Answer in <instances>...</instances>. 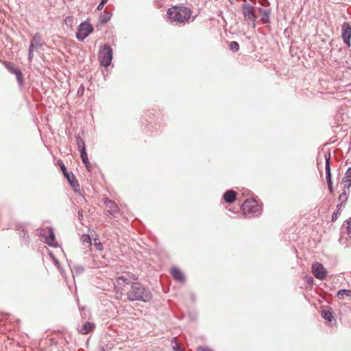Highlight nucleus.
I'll use <instances>...</instances> for the list:
<instances>
[{"label": "nucleus", "instance_id": "1", "mask_svg": "<svg viewBox=\"0 0 351 351\" xmlns=\"http://www.w3.org/2000/svg\"><path fill=\"white\" fill-rule=\"evenodd\" d=\"M125 295L129 301H142L144 302H149L152 295L150 290L145 287L143 285L135 282L132 283L131 287L125 290Z\"/></svg>", "mask_w": 351, "mask_h": 351}, {"label": "nucleus", "instance_id": "2", "mask_svg": "<svg viewBox=\"0 0 351 351\" xmlns=\"http://www.w3.org/2000/svg\"><path fill=\"white\" fill-rule=\"evenodd\" d=\"M167 14L172 23H184L190 18L191 12L188 8L180 6L169 8Z\"/></svg>", "mask_w": 351, "mask_h": 351}, {"label": "nucleus", "instance_id": "3", "mask_svg": "<svg viewBox=\"0 0 351 351\" xmlns=\"http://www.w3.org/2000/svg\"><path fill=\"white\" fill-rule=\"evenodd\" d=\"M137 279L135 275L130 272H123L116 279L115 289L128 290L131 287L132 283H134Z\"/></svg>", "mask_w": 351, "mask_h": 351}, {"label": "nucleus", "instance_id": "4", "mask_svg": "<svg viewBox=\"0 0 351 351\" xmlns=\"http://www.w3.org/2000/svg\"><path fill=\"white\" fill-rule=\"evenodd\" d=\"M243 213L246 217H257L261 214V210L255 200H245L241 206Z\"/></svg>", "mask_w": 351, "mask_h": 351}, {"label": "nucleus", "instance_id": "5", "mask_svg": "<svg viewBox=\"0 0 351 351\" xmlns=\"http://www.w3.org/2000/svg\"><path fill=\"white\" fill-rule=\"evenodd\" d=\"M242 12L244 20L248 25H251L253 28H255L257 17L255 14L254 8L249 3H244L242 5Z\"/></svg>", "mask_w": 351, "mask_h": 351}, {"label": "nucleus", "instance_id": "6", "mask_svg": "<svg viewBox=\"0 0 351 351\" xmlns=\"http://www.w3.org/2000/svg\"><path fill=\"white\" fill-rule=\"evenodd\" d=\"M98 59L101 65L108 66L112 59V49L110 45L105 44L98 54Z\"/></svg>", "mask_w": 351, "mask_h": 351}, {"label": "nucleus", "instance_id": "7", "mask_svg": "<svg viewBox=\"0 0 351 351\" xmlns=\"http://www.w3.org/2000/svg\"><path fill=\"white\" fill-rule=\"evenodd\" d=\"M93 27L92 25L88 23H82L78 27L77 32L76 33V38L78 40H83L85 39L92 32Z\"/></svg>", "mask_w": 351, "mask_h": 351}, {"label": "nucleus", "instance_id": "8", "mask_svg": "<svg viewBox=\"0 0 351 351\" xmlns=\"http://www.w3.org/2000/svg\"><path fill=\"white\" fill-rule=\"evenodd\" d=\"M40 234L45 239V243L51 247H57L58 243L56 240L53 230L51 228H46L40 230Z\"/></svg>", "mask_w": 351, "mask_h": 351}, {"label": "nucleus", "instance_id": "9", "mask_svg": "<svg viewBox=\"0 0 351 351\" xmlns=\"http://www.w3.org/2000/svg\"><path fill=\"white\" fill-rule=\"evenodd\" d=\"M312 272L314 276L319 280L324 279L327 274L326 269L322 264L318 262H315L312 265Z\"/></svg>", "mask_w": 351, "mask_h": 351}, {"label": "nucleus", "instance_id": "10", "mask_svg": "<svg viewBox=\"0 0 351 351\" xmlns=\"http://www.w3.org/2000/svg\"><path fill=\"white\" fill-rule=\"evenodd\" d=\"M341 37L343 42L348 46L350 45V38H351V26L348 23H344L342 25V33Z\"/></svg>", "mask_w": 351, "mask_h": 351}, {"label": "nucleus", "instance_id": "11", "mask_svg": "<svg viewBox=\"0 0 351 351\" xmlns=\"http://www.w3.org/2000/svg\"><path fill=\"white\" fill-rule=\"evenodd\" d=\"M330 154L324 155V158L326 160V165H325L326 177V180H327V183H328V186L332 184V180H331V171H330Z\"/></svg>", "mask_w": 351, "mask_h": 351}, {"label": "nucleus", "instance_id": "12", "mask_svg": "<svg viewBox=\"0 0 351 351\" xmlns=\"http://www.w3.org/2000/svg\"><path fill=\"white\" fill-rule=\"evenodd\" d=\"M104 204L109 214L114 215L119 212V208L114 201L106 199Z\"/></svg>", "mask_w": 351, "mask_h": 351}, {"label": "nucleus", "instance_id": "13", "mask_svg": "<svg viewBox=\"0 0 351 351\" xmlns=\"http://www.w3.org/2000/svg\"><path fill=\"white\" fill-rule=\"evenodd\" d=\"M5 65L6 66V68L8 69V70L10 73H14V74L16 75V79H17L19 84L22 85L23 82V73H22V72L19 69L13 67L11 64L5 62Z\"/></svg>", "mask_w": 351, "mask_h": 351}, {"label": "nucleus", "instance_id": "14", "mask_svg": "<svg viewBox=\"0 0 351 351\" xmlns=\"http://www.w3.org/2000/svg\"><path fill=\"white\" fill-rule=\"evenodd\" d=\"M322 317L328 322H331L334 319L333 311L331 307L325 306L322 308Z\"/></svg>", "mask_w": 351, "mask_h": 351}, {"label": "nucleus", "instance_id": "15", "mask_svg": "<svg viewBox=\"0 0 351 351\" xmlns=\"http://www.w3.org/2000/svg\"><path fill=\"white\" fill-rule=\"evenodd\" d=\"M171 274L176 280L178 282L185 281V276L179 268L173 267L171 270Z\"/></svg>", "mask_w": 351, "mask_h": 351}, {"label": "nucleus", "instance_id": "16", "mask_svg": "<svg viewBox=\"0 0 351 351\" xmlns=\"http://www.w3.org/2000/svg\"><path fill=\"white\" fill-rule=\"evenodd\" d=\"M30 45H32L33 48L36 49L41 47L43 45L42 35L38 32L36 33L31 40Z\"/></svg>", "mask_w": 351, "mask_h": 351}, {"label": "nucleus", "instance_id": "17", "mask_svg": "<svg viewBox=\"0 0 351 351\" xmlns=\"http://www.w3.org/2000/svg\"><path fill=\"white\" fill-rule=\"evenodd\" d=\"M64 176L66 178L67 180L69 181V184H71L72 188L74 189V191H78L80 185H79L77 180L75 179L74 175L73 174V173H71V172L65 173Z\"/></svg>", "mask_w": 351, "mask_h": 351}, {"label": "nucleus", "instance_id": "18", "mask_svg": "<svg viewBox=\"0 0 351 351\" xmlns=\"http://www.w3.org/2000/svg\"><path fill=\"white\" fill-rule=\"evenodd\" d=\"M271 11L269 9H261V21L263 24L270 23Z\"/></svg>", "mask_w": 351, "mask_h": 351}, {"label": "nucleus", "instance_id": "19", "mask_svg": "<svg viewBox=\"0 0 351 351\" xmlns=\"http://www.w3.org/2000/svg\"><path fill=\"white\" fill-rule=\"evenodd\" d=\"M237 193L233 190L227 191L223 196V199L228 203H232L236 199Z\"/></svg>", "mask_w": 351, "mask_h": 351}, {"label": "nucleus", "instance_id": "20", "mask_svg": "<svg viewBox=\"0 0 351 351\" xmlns=\"http://www.w3.org/2000/svg\"><path fill=\"white\" fill-rule=\"evenodd\" d=\"M342 183L344 189L350 188L351 186V167L346 171L344 177L342 179Z\"/></svg>", "mask_w": 351, "mask_h": 351}, {"label": "nucleus", "instance_id": "21", "mask_svg": "<svg viewBox=\"0 0 351 351\" xmlns=\"http://www.w3.org/2000/svg\"><path fill=\"white\" fill-rule=\"evenodd\" d=\"M95 328V324L93 323H90L89 322H86L82 326L80 329L79 330L80 332L84 335H86L90 331H92Z\"/></svg>", "mask_w": 351, "mask_h": 351}, {"label": "nucleus", "instance_id": "22", "mask_svg": "<svg viewBox=\"0 0 351 351\" xmlns=\"http://www.w3.org/2000/svg\"><path fill=\"white\" fill-rule=\"evenodd\" d=\"M337 296L339 300H344L346 298H351V291L347 289L339 290L337 293Z\"/></svg>", "mask_w": 351, "mask_h": 351}, {"label": "nucleus", "instance_id": "23", "mask_svg": "<svg viewBox=\"0 0 351 351\" xmlns=\"http://www.w3.org/2000/svg\"><path fill=\"white\" fill-rule=\"evenodd\" d=\"M80 152L82 161L85 165L86 167L89 170L90 165L86 150L80 151Z\"/></svg>", "mask_w": 351, "mask_h": 351}, {"label": "nucleus", "instance_id": "24", "mask_svg": "<svg viewBox=\"0 0 351 351\" xmlns=\"http://www.w3.org/2000/svg\"><path fill=\"white\" fill-rule=\"evenodd\" d=\"M112 14L107 11H104V13L101 14L99 16V21L102 24L106 23L111 18Z\"/></svg>", "mask_w": 351, "mask_h": 351}, {"label": "nucleus", "instance_id": "25", "mask_svg": "<svg viewBox=\"0 0 351 351\" xmlns=\"http://www.w3.org/2000/svg\"><path fill=\"white\" fill-rule=\"evenodd\" d=\"M81 241H82L83 245L86 247H89L93 245L91 239L88 234L82 235Z\"/></svg>", "mask_w": 351, "mask_h": 351}, {"label": "nucleus", "instance_id": "26", "mask_svg": "<svg viewBox=\"0 0 351 351\" xmlns=\"http://www.w3.org/2000/svg\"><path fill=\"white\" fill-rule=\"evenodd\" d=\"M76 143H77V145L78 147V149H79L80 152V151H83V150H86L84 141L80 136H77L76 138Z\"/></svg>", "mask_w": 351, "mask_h": 351}, {"label": "nucleus", "instance_id": "27", "mask_svg": "<svg viewBox=\"0 0 351 351\" xmlns=\"http://www.w3.org/2000/svg\"><path fill=\"white\" fill-rule=\"evenodd\" d=\"M72 271L74 272L75 274H80L84 271V267L82 265H74L73 268L71 269Z\"/></svg>", "mask_w": 351, "mask_h": 351}, {"label": "nucleus", "instance_id": "28", "mask_svg": "<svg viewBox=\"0 0 351 351\" xmlns=\"http://www.w3.org/2000/svg\"><path fill=\"white\" fill-rule=\"evenodd\" d=\"M230 49L234 52H237L239 49V45L236 41H232L229 45Z\"/></svg>", "mask_w": 351, "mask_h": 351}, {"label": "nucleus", "instance_id": "29", "mask_svg": "<svg viewBox=\"0 0 351 351\" xmlns=\"http://www.w3.org/2000/svg\"><path fill=\"white\" fill-rule=\"evenodd\" d=\"M93 245L95 246L97 250H98L99 251L103 250V245L100 242L99 239H97V238L94 239Z\"/></svg>", "mask_w": 351, "mask_h": 351}, {"label": "nucleus", "instance_id": "30", "mask_svg": "<svg viewBox=\"0 0 351 351\" xmlns=\"http://www.w3.org/2000/svg\"><path fill=\"white\" fill-rule=\"evenodd\" d=\"M348 199V195L346 193V191H343V193H341L339 196V200L341 202V203H344L347 201Z\"/></svg>", "mask_w": 351, "mask_h": 351}, {"label": "nucleus", "instance_id": "31", "mask_svg": "<svg viewBox=\"0 0 351 351\" xmlns=\"http://www.w3.org/2000/svg\"><path fill=\"white\" fill-rule=\"evenodd\" d=\"M34 49L33 48V45H29V51H28V60L29 62H32V59H33V56H34V54H33V52H34Z\"/></svg>", "mask_w": 351, "mask_h": 351}, {"label": "nucleus", "instance_id": "32", "mask_svg": "<svg viewBox=\"0 0 351 351\" xmlns=\"http://www.w3.org/2000/svg\"><path fill=\"white\" fill-rule=\"evenodd\" d=\"M116 289V298L117 299H121L124 294V292L125 293V290H123V289Z\"/></svg>", "mask_w": 351, "mask_h": 351}, {"label": "nucleus", "instance_id": "33", "mask_svg": "<svg viewBox=\"0 0 351 351\" xmlns=\"http://www.w3.org/2000/svg\"><path fill=\"white\" fill-rule=\"evenodd\" d=\"M347 234L351 238V219L348 221Z\"/></svg>", "mask_w": 351, "mask_h": 351}, {"label": "nucleus", "instance_id": "34", "mask_svg": "<svg viewBox=\"0 0 351 351\" xmlns=\"http://www.w3.org/2000/svg\"><path fill=\"white\" fill-rule=\"evenodd\" d=\"M339 214H340V213H339V210H337V211L334 212V213H332V221H336V220L337 219V218H338V217H339Z\"/></svg>", "mask_w": 351, "mask_h": 351}, {"label": "nucleus", "instance_id": "35", "mask_svg": "<svg viewBox=\"0 0 351 351\" xmlns=\"http://www.w3.org/2000/svg\"><path fill=\"white\" fill-rule=\"evenodd\" d=\"M22 237H23V240L25 242V243H28L29 237H28V235H27V232H25L24 230H23V236Z\"/></svg>", "mask_w": 351, "mask_h": 351}, {"label": "nucleus", "instance_id": "36", "mask_svg": "<svg viewBox=\"0 0 351 351\" xmlns=\"http://www.w3.org/2000/svg\"><path fill=\"white\" fill-rule=\"evenodd\" d=\"M107 0H101L99 5L97 6V10H101L104 5V4L106 3Z\"/></svg>", "mask_w": 351, "mask_h": 351}, {"label": "nucleus", "instance_id": "37", "mask_svg": "<svg viewBox=\"0 0 351 351\" xmlns=\"http://www.w3.org/2000/svg\"><path fill=\"white\" fill-rule=\"evenodd\" d=\"M197 350L199 351H213L210 348L208 347H199L197 348Z\"/></svg>", "mask_w": 351, "mask_h": 351}, {"label": "nucleus", "instance_id": "38", "mask_svg": "<svg viewBox=\"0 0 351 351\" xmlns=\"http://www.w3.org/2000/svg\"><path fill=\"white\" fill-rule=\"evenodd\" d=\"M77 215H78L77 217H78L79 220L81 221L83 218V210L82 209L79 210Z\"/></svg>", "mask_w": 351, "mask_h": 351}, {"label": "nucleus", "instance_id": "39", "mask_svg": "<svg viewBox=\"0 0 351 351\" xmlns=\"http://www.w3.org/2000/svg\"><path fill=\"white\" fill-rule=\"evenodd\" d=\"M60 168L64 173V175L65 176V173H69L67 171H66V167L64 166V165L62 162V164L60 165Z\"/></svg>", "mask_w": 351, "mask_h": 351}, {"label": "nucleus", "instance_id": "40", "mask_svg": "<svg viewBox=\"0 0 351 351\" xmlns=\"http://www.w3.org/2000/svg\"><path fill=\"white\" fill-rule=\"evenodd\" d=\"M306 282L310 284L313 282V278L311 276L306 277Z\"/></svg>", "mask_w": 351, "mask_h": 351}, {"label": "nucleus", "instance_id": "41", "mask_svg": "<svg viewBox=\"0 0 351 351\" xmlns=\"http://www.w3.org/2000/svg\"><path fill=\"white\" fill-rule=\"evenodd\" d=\"M173 348L174 351H182V350L180 348V347L178 345L173 346Z\"/></svg>", "mask_w": 351, "mask_h": 351}, {"label": "nucleus", "instance_id": "42", "mask_svg": "<svg viewBox=\"0 0 351 351\" xmlns=\"http://www.w3.org/2000/svg\"><path fill=\"white\" fill-rule=\"evenodd\" d=\"M328 189H329L330 192L331 193H332L334 192L333 187H332V185H330V186H328Z\"/></svg>", "mask_w": 351, "mask_h": 351}, {"label": "nucleus", "instance_id": "43", "mask_svg": "<svg viewBox=\"0 0 351 351\" xmlns=\"http://www.w3.org/2000/svg\"><path fill=\"white\" fill-rule=\"evenodd\" d=\"M342 205H343V203H341L340 204H338V205L337 206V210H339V211L340 210V209H341V208Z\"/></svg>", "mask_w": 351, "mask_h": 351}, {"label": "nucleus", "instance_id": "44", "mask_svg": "<svg viewBox=\"0 0 351 351\" xmlns=\"http://www.w3.org/2000/svg\"><path fill=\"white\" fill-rule=\"evenodd\" d=\"M80 91H82V93L84 92V88L82 86V89H80L77 90V93H80Z\"/></svg>", "mask_w": 351, "mask_h": 351}, {"label": "nucleus", "instance_id": "45", "mask_svg": "<svg viewBox=\"0 0 351 351\" xmlns=\"http://www.w3.org/2000/svg\"><path fill=\"white\" fill-rule=\"evenodd\" d=\"M80 91H82V93L84 92V88L82 86V89H80L77 90V93H80Z\"/></svg>", "mask_w": 351, "mask_h": 351}, {"label": "nucleus", "instance_id": "46", "mask_svg": "<svg viewBox=\"0 0 351 351\" xmlns=\"http://www.w3.org/2000/svg\"><path fill=\"white\" fill-rule=\"evenodd\" d=\"M80 91H82V93L84 92V88L82 86V89H80L77 90V93H80Z\"/></svg>", "mask_w": 351, "mask_h": 351}, {"label": "nucleus", "instance_id": "47", "mask_svg": "<svg viewBox=\"0 0 351 351\" xmlns=\"http://www.w3.org/2000/svg\"><path fill=\"white\" fill-rule=\"evenodd\" d=\"M54 262H55V263H56V264H57V265H58V264H59V262H58V260H56V259H55V260H54Z\"/></svg>", "mask_w": 351, "mask_h": 351}]
</instances>
